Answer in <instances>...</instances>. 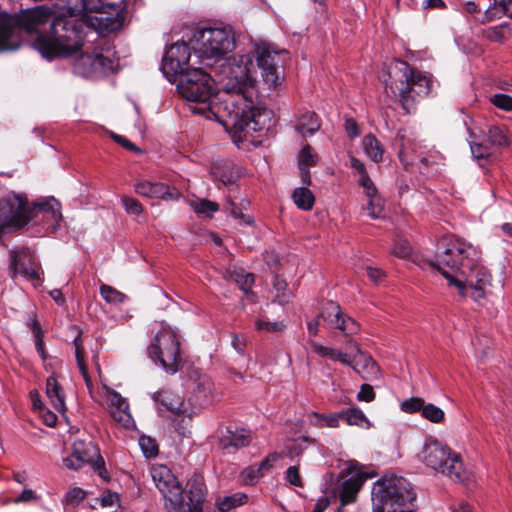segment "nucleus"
I'll return each instance as SVG.
<instances>
[{"instance_id":"f257e3e1","label":"nucleus","mask_w":512,"mask_h":512,"mask_svg":"<svg viewBox=\"0 0 512 512\" xmlns=\"http://www.w3.org/2000/svg\"><path fill=\"white\" fill-rule=\"evenodd\" d=\"M17 15H0V52L20 46L22 33H36L33 47L47 59L69 57L83 47L87 23L75 16L98 10L88 0H53Z\"/></svg>"},{"instance_id":"f03ea898","label":"nucleus","mask_w":512,"mask_h":512,"mask_svg":"<svg viewBox=\"0 0 512 512\" xmlns=\"http://www.w3.org/2000/svg\"><path fill=\"white\" fill-rule=\"evenodd\" d=\"M210 69V72L197 67L187 70L181 75L182 79L177 85V89L183 98L194 103L189 106L192 113L205 115L208 119L214 116L231 134L235 144L239 145V142L243 141V137L261 131L267 126L271 121L272 111L255 106L251 98L253 86L246 87L244 91H239V94L244 95L247 101L246 107L244 104H237V108L233 109L238 116L237 125H228L224 112L220 108L222 106L220 94L224 91L218 81L220 70L216 67Z\"/></svg>"},{"instance_id":"7ed1b4c3","label":"nucleus","mask_w":512,"mask_h":512,"mask_svg":"<svg viewBox=\"0 0 512 512\" xmlns=\"http://www.w3.org/2000/svg\"><path fill=\"white\" fill-rule=\"evenodd\" d=\"M191 43L198 63L207 68L220 70L219 83L224 91L220 94L221 110L226 117L225 121L230 126L237 125V104L246 105L244 95L235 91H244L246 87H252L254 78L249 73L250 60L246 56L227 58L235 47V37L232 29L227 26L201 27L192 36Z\"/></svg>"},{"instance_id":"20e7f679","label":"nucleus","mask_w":512,"mask_h":512,"mask_svg":"<svg viewBox=\"0 0 512 512\" xmlns=\"http://www.w3.org/2000/svg\"><path fill=\"white\" fill-rule=\"evenodd\" d=\"M480 257V251L473 245L450 238L438 248L431 266L448 280L449 285L455 286L462 297L479 302L491 285V274L480 263Z\"/></svg>"},{"instance_id":"39448f33","label":"nucleus","mask_w":512,"mask_h":512,"mask_svg":"<svg viewBox=\"0 0 512 512\" xmlns=\"http://www.w3.org/2000/svg\"><path fill=\"white\" fill-rule=\"evenodd\" d=\"M151 477L164 500L166 512H203L207 487L203 476L194 474L183 488L165 465H154Z\"/></svg>"},{"instance_id":"423d86ee","label":"nucleus","mask_w":512,"mask_h":512,"mask_svg":"<svg viewBox=\"0 0 512 512\" xmlns=\"http://www.w3.org/2000/svg\"><path fill=\"white\" fill-rule=\"evenodd\" d=\"M417 457L427 468L455 482L467 484L472 478V473L465 467L461 455L434 437L425 439Z\"/></svg>"},{"instance_id":"0eeeda50","label":"nucleus","mask_w":512,"mask_h":512,"mask_svg":"<svg viewBox=\"0 0 512 512\" xmlns=\"http://www.w3.org/2000/svg\"><path fill=\"white\" fill-rule=\"evenodd\" d=\"M432 88L431 76L411 67L407 62L396 60L390 67L388 79H385L387 94L395 97L405 110L413 99L414 91L419 96L428 95Z\"/></svg>"},{"instance_id":"6e6552de","label":"nucleus","mask_w":512,"mask_h":512,"mask_svg":"<svg viewBox=\"0 0 512 512\" xmlns=\"http://www.w3.org/2000/svg\"><path fill=\"white\" fill-rule=\"evenodd\" d=\"M373 512H411L407 504L415 499L411 484L402 476H384L372 488Z\"/></svg>"},{"instance_id":"1a4fd4ad","label":"nucleus","mask_w":512,"mask_h":512,"mask_svg":"<svg viewBox=\"0 0 512 512\" xmlns=\"http://www.w3.org/2000/svg\"><path fill=\"white\" fill-rule=\"evenodd\" d=\"M155 335L148 347L150 359L167 373L175 374L180 367V340L176 330L161 322L154 328Z\"/></svg>"},{"instance_id":"9d476101","label":"nucleus","mask_w":512,"mask_h":512,"mask_svg":"<svg viewBox=\"0 0 512 512\" xmlns=\"http://www.w3.org/2000/svg\"><path fill=\"white\" fill-rule=\"evenodd\" d=\"M374 476V473L364 472L358 462L350 460L345 463L335 484H332L329 489L335 498L340 499L341 506H345L356 500L363 483Z\"/></svg>"},{"instance_id":"9b49d317","label":"nucleus","mask_w":512,"mask_h":512,"mask_svg":"<svg viewBox=\"0 0 512 512\" xmlns=\"http://www.w3.org/2000/svg\"><path fill=\"white\" fill-rule=\"evenodd\" d=\"M63 464L70 470H78L84 465L89 464L102 478H104V473L106 472L104 460L100 456L97 446L92 442L75 441L72 445L71 454L63 459Z\"/></svg>"},{"instance_id":"f8f14e48","label":"nucleus","mask_w":512,"mask_h":512,"mask_svg":"<svg viewBox=\"0 0 512 512\" xmlns=\"http://www.w3.org/2000/svg\"><path fill=\"white\" fill-rule=\"evenodd\" d=\"M29 221L42 224L47 231L55 232L62 219L61 205L54 197L43 198L29 207Z\"/></svg>"},{"instance_id":"ddd939ff","label":"nucleus","mask_w":512,"mask_h":512,"mask_svg":"<svg viewBox=\"0 0 512 512\" xmlns=\"http://www.w3.org/2000/svg\"><path fill=\"white\" fill-rule=\"evenodd\" d=\"M350 167L354 169L359 175V184L363 188L366 197L368 198V203L366 206V210L368 211V215L373 219H379L383 217L384 211V201L378 195V191L370 179L364 163L355 158H350Z\"/></svg>"},{"instance_id":"4468645a","label":"nucleus","mask_w":512,"mask_h":512,"mask_svg":"<svg viewBox=\"0 0 512 512\" xmlns=\"http://www.w3.org/2000/svg\"><path fill=\"white\" fill-rule=\"evenodd\" d=\"M190 56L189 46L184 42H176L165 51L161 64L162 72L170 81L175 76L184 74L191 69L188 67Z\"/></svg>"},{"instance_id":"2eb2a0df","label":"nucleus","mask_w":512,"mask_h":512,"mask_svg":"<svg viewBox=\"0 0 512 512\" xmlns=\"http://www.w3.org/2000/svg\"><path fill=\"white\" fill-rule=\"evenodd\" d=\"M329 326L342 331L345 335L355 334L359 330V325L351 317L345 315L341 307L333 302H327L319 315Z\"/></svg>"},{"instance_id":"dca6fc26","label":"nucleus","mask_w":512,"mask_h":512,"mask_svg":"<svg viewBox=\"0 0 512 512\" xmlns=\"http://www.w3.org/2000/svg\"><path fill=\"white\" fill-rule=\"evenodd\" d=\"M105 398L109 413L113 420L124 428H130L134 426V420L129 411V404L125 398H123L115 390L104 386Z\"/></svg>"},{"instance_id":"f3484780","label":"nucleus","mask_w":512,"mask_h":512,"mask_svg":"<svg viewBox=\"0 0 512 512\" xmlns=\"http://www.w3.org/2000/svg\"><path fill=\"white\" fill-rule=\"evenodd\" d=\"M509 144L506 130L498 126H491L487 132V139L482 142L471 140L470 148L476 158H486L492 154V147H506Z\"/></svg>"},{"instance_id":"a211bd4d","label":"nucleus","mask_w":512,"mask_h":512,"mask_svg":"<svg viewBox=\"0 0 512 512\" xmlns=\"http://www.w3.org/2000/svg\"><path fill=\"white\" fill-rule=\"evenodd\" d=\"M11 264L14 274L22 275L33 282H40L42 272L40 271L34 257L27 249L22 248L20 250L13 251Z\"/></svg>"},{"instance_id":"6ab92c4d","label":"nucleus","mask_w":512,"mask_h":512,"mask_svg":"<svg viewBox=\"0 0 512 512\" xmlns=\"http://www.w3.org/2000/svg\"><path fill=\"white\" fill-rule=\"evenodd\" d=\"M134 190L137 194L150 198L175 200L179 197L177 190L171 191L164 183L151 182L148 180H138L134 184Z\"/></svg>"},{"instance_id":"aec40b11","label":"nucleus","mask_w":512,"mask_h":512,"mask_svg":"<svg viewBox=\"0 0 512 512\" xmlns=\"http://www.w3.org/2000/svg\"><path fill=\"white\" fill-rule=\"evenodd\" d=\"M187 388L198 399L207 400L212 396L214 384L211 378L199 370H192L189 373Z\"/></svg>"},{"instance_id":"412c9836","label":"nucleus","mask_w":512,"mask_h":512,"mask_svg":"<svg viewBox=\"0 0 512 512\" xmlns=\"http://www.w3.org/2000/svg\"><path fill=\"white\" fill-rule=\"evenodd\" d=\"M250 442L251 434L248 430L243 428L227 429L226 434L219 439V447L231 453L234 450L248 446Z\"/></svg>"},{"instance_id":"4be33fe9","label":"nucleus","mask_w":512,"mask_h":512,"mask_svg":"<svg viewBox=\"0 0 512 512\" xmlns=\"http://www.w3.org/2000/svg\"><path fill=\"white\" fill-rule=\"evenodd\" d=\"M267 50H261V58L258 59V67L261 70V76L263 78V81L270 87H276L278 86L282 79V70H281V63L278 64H270L268 65L266 62V56Z\"/></svg>"},{"instance_id":"5701e85b","label":"nucleus","mask_w":512,"mask_h":512,"mask_svg":"<svg viewBox=\"0 0 512 512\" xmlns=\"http://www.w3.org/2000/svg\"><path fill=\"white\" fill-rule=\"evenodd\" d=\"M46 395L57 412L66 411L65 393L54 374L46 380Z\"/></svg>"},{"instance_id":"b1692460","label":"nucleus","mask_w":512,"mask_h":512,"mask_svg":"<svg viewBox=\"0 0 512 512\" xmlns=\"http://www.w3.org/2000/svg\"><path fill=\"white\" fill-rule=\"evenodd\" d=\"M153 399L160 404L158 407L160 411L167 410L176 415L184 413V400L179 395L169 391H159L153 394Z\"/></svg>"},{"instance_id":"393cba45","label":"nucleus","mask_w":512,"mask_h":512,"mask_svg":"<svg viewBox=\"0 0 512 512\" xmlns=\"http://www.w3.org/2000/svg\"><path fill=\"white\" fill-rule=\"evenodd\" d=\"M318 162V155L310 145L302 148L298 156V165L301 174L302 183L306 186L311 184V175L309 168L313 167Z\"/></svg>"},{"instance_id":"a878e982","label":"nucleus","mask_w":512,"mask_h":512,"mask_svg":"<svg viewBox=\"0 0 512 512\" xmlns=\"http://www.w3.org/2000/svg\"><path fill=\"white\" fill-rule=\"evenodd\" d=\"M311 347H312L313 352H315L319 356L329 358L333 361H339L342 364L351 366L353 368V370L356 371L357 373H359V374L361 373V369L359 368V365L353 364L352 361L350 360L348 354L343 353V352H341L337 349L331 348V347L323 346L317 342H313L311 344Z\"/></svg>"},{"instance_id":"bb28decb","label":"nucleus","mask_w":512,"mask_h":512,"mask_svg":"<svg viewBox=\"0 0 512 512\" xmlns=\"http://www.w3.org/2000/svg\"><path fill=\"white\" fill-rule=\"evenodd\" d=\"M507 16L512 19V0H494L486 9L481 23L491 22Z\"/></svg>"},{"instance_id":"cd10ccee","label":"nucleus","mask_w":512,"mask_h":512,"mask_svg":"<svg viewBox=\"0 0 512 512\" xmlns=\"http://www.w3.org/2000/svg\"><path fill=\"white\" fill-rule=\"evenodd\" d=\"M89 61V69L81 70L83 77H90L95 73H106L113 70L114 62L102 54L86 55L83 61Z\"/></svg>"},{"instance_id":"c85d7f7f","label":"nucleus","mask_w":512,"mask_h":512,"mask_svg":"<svg viewBox=\"0 0 512 512\" xmlns=\"http://www.w3.org/2000/svg\"><path fill=\"white\" fill-rule=\"evenodd\" d=\"M321 127L320 120L316 113L306 111L300 115L296 123V129L303 136L313 135Z\"/></svg>"},{"instance_id":"c756f323","label":"nucleus","mask_w":512,"mask_h":512,"mask_svg":"<svg viewBox=\"0 0 512 512\" xmlns=\"http://www.w3.org/2000/svg\"><path fill=\"white\" fill-rule=\"evenodd\" d=\"M73 344L75 347V358H76L77 366L84 378V381H85V384L87 386L89 393L92 394L93 385H92V381H91L88 371H87V366L85 363L86 351L83 347V341H82L80 335H78L73 340Z\"/></svg>"},{"instance_id":"7c9ffc66","label":"nucleus","mask_w":512,"mask_h":512,"mask_svg":"<svg viewBox=\"0 0 512 512\" xmlns=\"http://www.w3.org/2000/svg\"><path fill=\"white\" fill-rule=\"evenodd\" d=\"M362 148L366 156L372 161L378 163L382 160L384 148L375 136L371 134L364 136Z\"/></svg>"},{"instance_id":"2f4dec72","label":"nucleus","mask_w":512,"mask_h":512,"mask_svg":"<svg viewBox=\"0 0 512 512\" xmlns=\"http://www.w3.org/2000/svg\"><path fill=\"white\" fill-rule=\"evenodd\" d=\"M267 50L266 56V62L268 65L270 64H278L281 63V56L287 55V51L284 49H276L274 45L266 42H261L256 45L255 54H256V61L258 62V59L261 58V50Z\"/></svg>"},{"instance_id":"473e14b6","label":"nucleus","mask_w":512,"mask_h":512,"mask_svg":"<svg viewBox=\"0 0 512 512\" xmlns=\"http://www.w3.org/2000/svg\"><path fill=\"white\" fill-rule=\"evenodd\" d=\"M119 503L120 499L117 493L105 491L100 497L94 499V502L91 503V507L96 508L100 506L102 509L107 510V512H117L120 506Z\"/></svg>"},{"instance_id":"72a5a7b5","label":"nucleus","mask_w":512,"mask_h":512,"mask_svg":"<svg viewBox=\"0 0 512 512\" xmlns=\"http://www.w3.org/2000/svg\"><path fill=\"white\" fill-rule=\"evenodd\" d=\"M292 199L295 205L304 211H309L313 208L315 197L307 187H298L293 191Z\"/></svg>"},{"instance_id":"f704fd0d","label":"nucleus","mask_w":512,"mask_h":512,"mask_svg":"<svg viewBox=\"0 0 512 512\" xmlns=\"http://www.w3.org/2000/svg\"><path fill=\"white\" fill-rule=\"evenodd\" d=\"M512 34V29L507 23L489 27L482 31L483 37L495 43H503Z\"/></svg>"},{"instance_id":"c9c22d12","label":"nucleus","mask_w":512,"mask_h":512,"mask_svg":"<svg viewBox=\"0 0 512 512\" xmlns=\"http://www.w3.org/2000/svg\"><path fill=\"white\" fill-rule=\"evenodd\" d=\"M229 278L235 281L240 289L245 293H248L254 283V275L252 273H248L243 269L234 267L233 269H228L227 271Z\"/></svg>"},{"instance_id":"e433bc0d","label":"nucleus","mask_w":512,"mask_h":512,"mask_svg":"<svg viewBox=\"0 0 512 512\" xmlns=\"http://www.w3.org/2000/svg\"><path fill=\"white\" fill-rule=\"evenodd\" d=\"M248 500L246 494L237 492L229 496H225L216 502L220 512H229L231 509L244 505Z\"/></svg>"},{"instance_id":"4c0bfd02","label":"nucleus","mask_w":512,"mask_h":512,"mask_svg":"<svg viewBox=\"0 0 512 512\" xmlns=\"http://www.w3.org/2000/svg\"><path fill=\"white\" fill-rule=\"evenodd\" d=\"M273 288L275 290V302L279 303L280 305H285L290 302L292 298V292L287 288V283L283 278L275 276L273 280Z\"/></svg>"},{"instance_id":"58836bf2","label":"nucleus","mask_w":512,"mask_h":512,"mask_svg":"<svg viewBox=\"0 0 512 512\" xmlns=\"http://www.w3.org/2000/svg\"><path fill=\"white\" fill-rule=\"evenodd\" d=\"M343 418L349 425L369 427V421L363 411L358 407H351L342 411Z\"/></svg>"},{"instance_id":"ea45409f","label":"nucleus","mask_w":512,"mask_h":512,"mask_svg":"<svg viewBox=\"0 0 512 512\" xmlns=\"http://www.w3.org/2000/svg\"><path fill=\"white\" fill-rule=\"evenodd\" d=\"M190 207L196 214L204 217H211L219 209L216 202L207 199L193 200L190 202Z\"/></svg>"},{"instance_id":"a19ab883","label":"nucleus","mask_w":512,"mask_h":512,"mask_svg":"<svg viewBox=\"0 0 512 512\" xmlns=\"http://www.w3.org/2000/svg\"><path fill=\"white\" fill-rule=\"evenodd\" d=\"M100 294L107 303L113 305L121 304L127 299L125 294L106 284L100 286Z\"/></svg>"},{"instance_id":"79ce46f5","label":"nucleus","mask_w":512,"mask_h":512,"mask_svg":"<svg viewBox=\"0 0 512 512\" xmlns=\"http://www.w3.org/2000/svg\"><path fill=\"white\" fill-rule=\"evenodd\" d=\"M421 416L434 424H440L445 419L444 411L440 407L431 403L424 405Z\"/></svg>"},{"instance_id":"37998d69","label":"nucleus","mask_w":512,"mask_h":512,"mask_svg":"<svg viewBox=\"0 0 512 512\" xmlns=\"http://www.w3.org/2000/svg\"><path fill=\"white\" fill-rule=\"evenodd\" d=\"M29 327L34 334L35 347L39 355L43 360L46 359V353L43 344V332L39 322L35 318H31L29 321Z\"/></svg>"},{"instance_id":"c03bdc74","label":"nucleus","mask_w":512,"mask_h":512,"mask_svg":"<svg viewBox=\"0 0 512 512\" xmlns=\"http://www.w3.org/2000/svg\"><path fill=\"white\" fill-rule=\"evenodd\" d=\"M313 442H314V440L307 436H303V437L294 439L293 442L291 443V445L288 447L289 456L291 458L300 456L304 452V450L307 448L308 444H312Z\"/></svg>"},{"instance_id":"a18cd8bd","label":"nucleus","mask_w":512,"mask_h":512,"mask_svg":"<svg viewBox=\"0 0 512 512\" xmlns=\"http://www.w3.org/2000/svg\"><path fill=\"white\" fill-rule=\"evenodd\" d=\"M139 446L146 458L155 457L158 453L156 441L149 436H141L139 438Z\"/></svg>"},{"instance_id":"49530a36","label":"nucleus","mask_w":512,"mask_h":512,"mask_svg":"<svg viewBox=\"0 0 512 512\" xmlns=\"http://www.w3.org/2000/svg\"><path fill=\"white\" fill-rule=\"evenodd\" d=\"M424 405V399L420 397H411L409 399L404 400L400 404V408L403 412L412 414L416 412H422Z\"/></svg>"},{"instance_id":"de8ad7c7","label":"nucleus","mask_w":512,"mask_h":512,"mask_svg":"<svg viewBox=\"0 0 512 512\" xmlns=\"http://www.w3.org/2000/svg\"><path fill=\"white\" fill-rule=\"evenodd\" d=\"M255 327L258 331L265 332H281L285 329V324L283 321H268L265 319H257L255 321Z\"/></svg>"},{"instance_id":"09e8293b","label":"nucleus","mask_w":512,"mask_h":512,"mask_svg":"<svg viewBox=\"0 0 512 512\" xmlns=\"http://www.w3.org/2000/svg\"><path fill=\"white\" fill-rule=\"evenodd\" d=\"M490 101L498 109H501L506 112L512 111V97L507 94H494L493 96H491Z\"/></svg>"},{"instance_id":"8fccbe9b","label":"nucleus","mask_w":512,"mask_h":512,"mask_svg":"<svg viewBox=\"0 0 512 512\" xmlns=\"http://www.w3.org/2000/svg\"><path fill=\"white\" fill-rule=\"evenodd\" d=\"M240 477L244 484L252 485L256 483L261 477H263V474L256 465H253L245 468L241 472Z\"/></svg>"},{"instance_id":"3c124183","label":"nucleus","mask_w":512,"mask_h":512,"mask_svg":"<svg viewBox=\"0 0 512 512\" xmlns=\"http://www.w3.org/2000/svg\"><path fill=\"white\" fill-rule=\"evenodd\" d=\"M85 495L86 492L83 489L79 487L71 488L65 495L64 503L66 505L77 506L83 501Z\"/></svg>"},{"instance_id":"603ef678","label":"nucleus","mask_w":512,"mask_h":512,"mask_svg":"<svg viewBox=\"0 0 512 512\" xmlns=\"http://www.w3.org/2000/svg\"><path fill=\"white\" fill-rule=\"evenodd\" d=\"M415 151V145L411 143L409 140L404 141L401 144V148L399 150V158L403 165L407 167L408 165L412 164L413 158L411 157V154Z\"/></svg>"},{"instance_id":"864d4df0","label":"nucleus","mask_w":512,"mask_h":512,"mask_svg":"<svg viewBox=\"0 0 512 512\" xmlns=\"http://www.w3.org/2000/svg\"><path fill=\"white\" fill-rule=\"evenodd\" d=\"M121 201L127 213L132 215H139L142 213L143 207L137 199L129 196H123Z\"/></svg>"},{"instance_id":"5fc2aeb1","label":"nucleus","mask_w":512,"mask_h":512,"mask_svg":"<svg viewBox=\"0 0 512 512\" xmlns=\"http://www.w3.org/2000/svg\"><path fill=\"white\" fill-rule=\"evenodd\" d=\"M443 161H444V157L438 151H434V152L430 153L428 156L421 158V163L423 165H425L426 167H434V166L438 167L443 164Z\"/></svg>"},{"instance_id":"6e6d98bb","label":"nucleus","mask_w":512,"mask_h":512,"mask_svg":"<svg viewBox=\"0 0 512 512\" xmlns=\"http://www.w3.org/2000/svg\"><path fill=\"white\" fill-rule=\"evenodd\" d=\"M392 251L394 255L405 258L411 253V245L407 240H399L394 244Z\"/></svg>"},{"instance_id":"4d7b16f0","label":"nucleus","mask_w":512,"mask_h":512,"mask_svg":"<svg viewBox=\"0 0 512 512\" xmlns=\"http://www.w3.org/2000/svg\"><path fill=\"white\" fill-rule=\"evenodd\" d=\"M286 480L291 485H294V486H297V487H302L303 486L302 479H301V476L299 474L298 466H296V465L290 466L286 470Z\"/></svg>"},{"instance_id":"13d9d810","label":"nucleus","mask_w":512,"mask_h":512,"mask_svg":"<svg viewBox=\"0 0 512 512\" xmlns=\"http://www.w3.org/2000/svg\"><path fill=\"white\" fill-rule=\"evenodd\" d=\"M375 399V392L371 385L363 384L357 393V400L364 402H372Z\"/></svg>"},{"instance_id":"bf43d9fd","label":"nucleus","mask_w":512,"mask_h":512,"mask_svg":"<svg viewBox=\"0 0 512 512\" xmlns=\"http://www.w3.org/2000/svg\"><path fill=\"white\" fill-rule=\"evenodd\" d=\"M278 458L279 455L277 453H271L256 466L260 471H262V474L264 475L267 471H269L272 468L273 463L277 461Z\"/></svg>"},{"instance_id":"052dcab7","label":"nucleus","mask_w":512,"mask_h":512,"mask_svg":"<svg viewBox=\"0 0 512 512\" xmlns=\"http://www.w3.org/2000/svg\"><path fill=\"white\" fill-rule=\"evenodd\" d=\"M345 131L350 139H354L359 136V126L353 118L345 119Z\"/></svg>"},{"instance_id":"680f3d73","label":"nucleus","mask_w":512,"mask_h":512,"mask_svg":"<svg viewBox=\"0 0 512 512\" xmlns=\"http://www.w3.org/2000/svg\"><path fill=\"white\" fill-rule=\"evenodd\" d=\"M112 138L115 142H117L118 144H120L121 146H123L124 148H126L130 151H135V152L140 151V149L135 144H133L131 141H129L128 139H126L125 137H123L121 135L113 133Z\"/></svg>"},{"instance_id":"e2e57ef3","label":"nucleus","mask_w":512,"mask_h":512,"mask_svg":"<svg viewBox=\"0 0 512 512\" xmlns=\"http://www.w3.org/2000/svg\"><path fill=\"white\" fill-rule=\"evenodd\" d=\"M363 368L368 370V373L371 375V377H373V378L378 377L379 367H378L377 363L371 357L364 358Z\"/></svg>"},{"instance_id":"0e129e2a","label":"nucleus","mask_w":512,"mask_h":512,"mask_svg":"<svg viewBox=\"0 0 512 512\" xmlns=\"http://www.w3.org/2000/svg\"><path fill=\"white\" fill-rule=\"evenodd\" d=\"M341 418H343L342 412L324 415V426L336 428Z\"/></svg>"},{"instance_id":"69168bd1","label":"nucleus","mask_w":512,"mask_h":512,"mask_svg":"<svg viewBox=\"0 0 512 512\" xmlns=\"http://www.w3.org/2000/svg\"><path fill=\"white\" fill-rule=\"evenodd\" d=\"M366 271H367V276L374 283L380 282L385 277V273L381 269H378V268L367 267Z\"/></svg>"},{"instance_id":"338daca9","label":"nucleus","mask_w":512,"mask_h":512,"mask_svg":"<svg viewBox=\"0 0 512 512\" xmlns=\"http://www.w3.org/2000/svg\"><path fill=\"white\" fill-rule=\"evenodd\" d=\"M36 499V495L31 489H24L22 493L13 500L14 503L29 502Z\"/></svg>"},{"instance_id":"774afa93","label":"nucleus","mask_w":512,"mask_h":512,"mask_svg":"<svg viewBox=\"0 0 512 512\" xmlns=\"http://www.w3.org/2000/svg\"><path fill=\"white\" fill-rule=\"evenodd\" d=\"M41 416L43 418L44 423L47 426L52 427L57 422V415L54 412H52V411L43 410Z\"/></svg>"}]
</instances>
